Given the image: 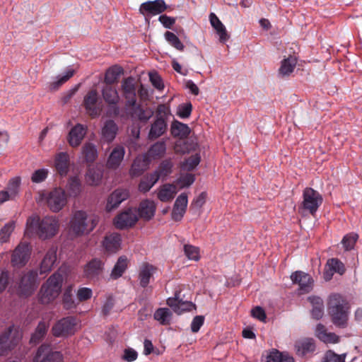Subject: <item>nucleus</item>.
<instances>
[{
  "label": "nucleus",
  "mask_w": 362,
  "mask_h": 362,
  "mask_svg": "<svg viewBox=\"0 0 362 362\" xmlns=\"http://www.w3.org/2000/svg\"><path fill=\"white\" fill-rule=\"evenodd\" d=\"M201 158L198 153L192 155L182 163L181 168L182 170L192 171L200 163Z\"/></svg>",
  "instance_id": "obj_47"
},
{
  "label": "nucleus",
  "mask_w": 362,
  "mask_h": 362,
  "mask_svg": "<svg viewBox=\"0 0 362 362\" xmlns=\"http://www.w3.org/2000/svg\"><path fill=\"white\" fill-rule=\"evenodd\" d=\"M291 279L295 284L299 286L300 293H309L313 286V279L310 274L302 272L296 271L291 275Z\"/></svg>",
  "instance_id": "obj_16"
},
{
  "label": "nucleus",
  "mask_w": 362,
  "mask_h": 362,
  "mask_svg": "<svg viewBox=\"0 0 362 362\" xmlns=\"http://www.w3.org/2000/svg\"><path fill=\"white\" fill-rule=\"evenodd\" d=\"M29 229H37L40 238L47 239L53 237L59 228L58 220L53 216L45 217L40 222L38 220L28 219L27 222Z\"/></svg>",
  "instance_id": "obj_4"
},
{
  "label": "nucleus",
  "mask_w": 362,
  "mask_h": 362,
  "mask_svg": "<svg viewBox=\"0 0 362 362\" xmlns=\"http://www.w3.org/2000/svg\"><path fill=\"white\" fill-rule=\"evenodd\" d=\"M76 320L74 317H66L58 320L52 328V333L56 337L72 335L76 332Z\"/></svg>",
  "instance_id": "obj_8"
},
{
  "label": "nucleus",
  "mask_w": 362,
  "mask_h": 362,
  "mask_svg": "<svg viewBox=\"0 0 362 362\" xmlns=\"http://www.w3.org/2000/svg\"><path fill=\"white\" fill-rule=\"evenodd\" d=\"M188 199L186 193L180 194L176 199L173 211L172 218L175 221H180L186 212Z\"/></svg>",
  "instance_id": "obj_20"
},
{
  "label": "nucleus",
  "mask_w": 362,
  "mask_h": 362,
  "mask_svg": "<svg viewBox=\"0 0 362 362\" xmlns=\"http://www.w3.org/2000/svg\"><path fill=\"white\" fill-rule=\"evenodd\" d=\"M172 167L173 165L170 161L164 160L160 164L158 169L152 173L158 175L159 180L160 177L168 175L171 173Z\"/></svg>",
  "instance_id": "obj_52"
},
{
  "label": "nucleus",
  "mask_w": 362,
  "mask_h": 362,
  "mask_svg": "<svg viewBox=\"0 0 362 362\" xmlns=\"http://www.w3.org/2000/svg\"><path fill=\"white\" fill-rule=\"evenodd\" d=\"M30 255V248L26 243H20L14 250L12 257L11 263L13 266H24L28 261Z\"/></svg>",
  "instance_id": "obj_17"
},
{
  "label": "nucleus",
  "mask_w": 362,
  "mask_h": 362,
  "mask_svg": "<svg viewBox=\"0 0 362 362\" xmlns=\"http://www.w3.org/2000/svg\"><path fill=\"white\" fill-rule=\"evenodd\" d=\"M117 130V125L113 120H107L102 128L103 139L107 142H111L115 138Z\"/></svg>",
  "instance_id": "obj_33"
},
{
  "label": "nucleus",
  "mask_w": 362,
  "mask_h": 362,
  "mask_svg": "<svg viewBox=\"0 0 362 362\" xmlns=\"http://www.w3.org/2000/svg\"><path fill=\"white\" fill-rule=\"evenodd\" d=\"M204 322V316L197 315L196 317H194L191 323L192 332L194 333L199 332L201 327L203 325Z\"/></svg>",
  "instance_id": "obj_64"
},
{
  "label": "nucleus",
  "mask_w": 362,
  "mask_h": 362,
  "mask_svg": "<svg viewBox=\"0 0 362 362\" xmlns=\"http://www.w3.org/2000/svg\"><path fill=\"white\" fill-rule=\"evenodd\" d=\"M158 176L156 174H147L144 176L139 185V189L142 192H148L151 187L158 182Z\"/></svg>",
  "instance_id": "obj_40"
},
{
  "label": "nucleus",
  "mask_w": 362,
  "mask_h": 362,
  "mask_svg": "<svg viewBox=\"0 0 362 362\" xmlns=\"http://www.w3.org/2000/svg\"><path fill=\"white\" fill-rule=\"evenodd\" d=\"M20 185L21 178L19 177H15L9 180L6 190L9 192L10 197L14 199L17 197Z\"/></svg>",
  "instance_id": "obj_48"
},
{
  "label": "nucleus",
  "mask_w": 362,
  "mask_h": 362,
  "mask_svg": "<svg viewBox=\"0 0 362 362\" xmlns=\"http://www.w3.org/2000/svg\"><path fill=\"white\" fill-rule=\"evenodd\" d=\"M172 313L166 308H160L156 310L153 317L154 319L163 325H168L170 323Z\"/></svg>",
  "instance_id": "obj_43"
},
{
  "label": "nucleus",
  "mask_w": 362,
  "mask_h": 362,
  "mask_svg": "<svg viewBox=\"0 0 362 362\" xmlns=\"http://www.w3.org/2000/svg\"><path fill=\"white\" fill-rule=\"evenodd\" d=\"M297 63L295 57L289 56L281 62V66L279 69V74L282 77L289 76L294 70Z\"/></svg>",
  "instance_id": "obj_38"
},
{
  "label": "nucleus",
  "mask_w": 362,
  "mask_h": 362,
  "mask_svg": "<svg viewBox=\"0 0 362 362\" xmlns=\"http://www.w3.org/2000/svg\"><path fill=\"white\" fill-rule=\"evenodd\" d=\"M147 160L143 156H138L133 161L129 174L132 177H138L147 169Z\"/></svg>",
  "instance_id": "obj_35"
},
{
  "label": "nucleus",
  "mask_w": 362,
  "mask_h": 362,
  "mask_svg": "<svg viewBox=\"0 0 362 362\" xmlns=\"http://www.w3.org/2000/svg\"><path fill=\"white\" fill-rule=\"evenodd\" d=\"M13 229L14 223L11 222L6 224L0 230V243L7 242Z\"/></svg>",
  "instance_id": "obj_58"
},
{
  "label": "nucleus",
  "mask_w": 362,
  "mask_h": 362,
  "mask_svg": "<svg viewBox=\"0 0 362 362\" xmlns=\"http://www.w3.org/2000/svg\"><path fill=\"white\" fill-rule=\"evenodd\" d=\"M120 91L124 99L125 108L134 107L137 101V87L134 78L129 76L124 78L121 83Z\"/></svg>",
  "instance_id": "obj_6"
},
{
  "label": "nucleus",
  "mask_w": 362,
  "mask_h": 362,
  "mask_svg": "<svg viewBox=\"0 0 362 362\" xmlns=\"http://www.w3.org/2000/svg\"><path fill=\"white\" fill-rule=\"evenodd\" d=\"M57 259L56 250L54 248L49 249L43 259L41 262L40 267V273L41 274L49 272Z\"/></svg>",
  "instance_id": "obj_32"
},
{
  "label": "nucleus",
  "mask_w": 362,
  "mask_h": 362,
  "mask_svg": "<svg viewBox=\"0 0 362 362\" xmlns=\"http://www.w3.org/2000/svg\"><path fill=\"white\" fill-rule=\"evenodd\" d=\"M48 326L44 321L39 322L35 332L32 334L30 338V343L37 344L45 336L47 332Z\"/></svg>",
  "instance_id": "obj_45"
},
{
  "label": "nucleus",
  "mask_w": 362,
  "mask_h": 362,
  "mask_svg": "<svg viewBox=\"0 0 362 362\" xmlns=\"http://www.w3.org/2000/svg\"><path fill=\"white\" fill-rule=\"evenodd\" d=\"M98 218L93 214H88L84 211H76L70 221V228L76 235H82L91 232L96 226Z\"/></svg>",
  "instance_id": "obj_2"
},
{
  "label": "nucleus",
  "mask_w": 362,
  "mask_h": 362,
  "mask_svg": "<svg viewBox=\"0 0 362 362\" xmlns=\"http://www.w3.org/2000/svg\"><path fill=\"white\" fill-rule=\"evenodd\" d=\"M54 166L57 172L64 176L67 174L69 168V156L66 152L57 153L54 158Z\"/></svg>",
  "instance_id": "obj_27"
},
{
  "label": "nucleus",
  "mask_w": 362,
  "mask_h": 362,
  "mask_svg": "<svg viewBox=\"0 0 362 362\" xmlns=\"http://www.w3.org/2000/svg\"><path fill=\"white\" fill-rule=\"evenodd\" d=\"M167 122L163 119H156L151 124L148 134L149 140H155L163 135L167 130Z\"/></svg>",
  "instance_id": "obj_26"
},
{
  "label": "nucleus",
  "mask_w": 362,
  "mask_h": 362,
  "mask_svg": "<svg viewBox=\"0 0 362 362\" xmlns=\"http://www.w3.org/2000/svg\"><path fill=\"white\" fill-rule=\"evenodd\" d=\"M47 176V170L45 169H40L33 173L31 177V180L33 182L39 183L44 181Z\"/></svg>",
  "instance_id": "obj_63"
},
{
  "label": "nucleus",
  "mask_w": 362,
  "mask_h": 362,
  "mask_svg": "<svg viewBox=\"0 0 362 362\" xmlns=\"http://www.w3.org/2000/svg\"><path fill=\"white\" fill-rule=\"evenodd\" d=\"M308 301L312 305L311 315L315 320H320L324 315V303L318 296H310Z\"/></svg>",
  "instance_id": "obj_29"
},
{
  "label": "nucleus",
  "mask_w": 362,
  "mask_h": 362,
  "mask_svg": "<svg viewBox=\"0 0 362 362\" xmlns=\"http://www.w3.org/2000/svg\"><path fill=\"white\" fill-rule=\"evenodd\" d=\"M326 268H330L334 273L342 275L345 272L344 264L337 258H332L327 260Z\"/></svg>",
  "instance_id": "obj_51"
},
{
  "label": "nucleus",
  "mask_w": 362,
  "mask_h": 362,
  "mask_svg": "<svg viewBox=\"0 0 362 362\" xmlns=\"http://www.w3.org/2000/svg\"><path fill=\"white\" fill-rule=\"evenodd\" d=\"M73 288L71 286H68L63 294L62 303L65 309L69 310L75 308V302L72 294Z\"/></svg>",
  "instance_id": "obj_49"
},
{
  "label": "nucleus",
  "mask_w": 362,
  "mask_h": 362,
  "mask_svg": "<svg viewBox=\"0 0 362 362\" xmlns=\"http://www.w3.org/2000/svg\"><path fill=\"white\" fill-rule=\"evenodd\" d=\"M83 105L87 113L93 118L98 117L102 112V105L98 103L96 90H90L84 97Z\"/></svg>",
  "instance_id": "obj_13"
},
{
  "label": "nucleus",
  "mask_w": 362,
  "mask_h": 362,
  "mask_svg": "<svg viewBox=\"0 0 362 362\" xmlns=\"http://www.w3.org/2000/svg\"><path fill=\"white\" fill-rule=\"evenodd\" d=\"M315 346L313 340L311 339H305L296 342L295 349L296 354L303 356L308 353L315 351Z\"/></svg>",
  "instance_id": "obj_37"
},
{
  "label": "nucleus",
  "mask_w": 362,
  "mask_h": 362,
  "mask_svg": "<svg viewBox=\"0 0 362 362\" xmlns=\"http://www.w3.org/2000/svg\"><path fill=\"white\" fill-rule=\"evenodd\" d=\"M156 267L148 262H143L139 270V284L142 288H146L149 284L153 274L157 272Z\"/></svg>",
  "instance_id": "obj_19"
},
{
  "label": "nucleus",
  "mask_w": 362,
  "mask_h": 362,
  "mask_svg": "<svg viewBox=\"0 0 362 362\" xmlns=\"http://www.w3.org/2000/svg\"><path fill=\"white\" fill-rule=\"evenodd\" d=\"M34 362H63L61 352L53 351L48 344H42L37 349Z\"/></svg>",
  "instance_id": "obj_11"
},
{
  "label": "nucleus",
  "mask_w": 362,
  "mask_h": 362,
  "mask_svg": "<svg viewBox=\"0 0 362 362\" xmlns=\"http://www.w3.org/2000/svg\"><path fill=\"white\" fill-rule=\"evenodd\" d=\"M168 10H172V8L170 6L165 4L164 0L148 1L141 4L139 7V13L146 19Z\"/></svg>",
  "instance_id": "obj_9"
},
{
  "label": "nucleus",
  "mask_w": 362,
  "mask_h": 362,
  "mask_svg": "<svg viewBox=\"0 0 362 362\" xmlns=\"http://www.w3.org/2000/svg\"><path fill=\"white\" fill-rule=\"evenodd\" d=\"M358 238V235L354 233H351L349 234L346 235L341 240V243L345 250H350L353 249Z\"/></svg>",
  "instance_id": "obj_56"
},
{
  "label": "nucleus",
  "mask_w": 362,
  "mask_h": 362,
  "mask_svg": "<svg viewBox=\"0 0 362 362\" xmlns=\"http://www.w3.org/2000/svg\"><path fill=\"white\" fill-rule=\"evenodd\" d=\"M82 154L88 163H92L98 156L97 149L94 144L86 143L82 147Z\"/></svg>",
  "instance_id": "obj_42"
},
{
  "label": "nucleus",
  "mask_w": 362,
  "mask_h": 362,
  "mask_svg": "<svg viewBox=\"0 0 362 362\" xmlns=\"http://www.w3.org/2000/svg\"><path fill=\"white\" fill-rule=\"evenodd\" d=\"M121 241L120 235L112 233L105 236L103 245L107 252H116L120 248Z\"/></svg>",
  "instance_id": "obj_31"
},
{
  "label": "nucleus",
  "mask_w": 362,
  "mask_h": 362,
  "mask_svg": "<svg viewBox=\"0 0 362 362\" xmlns=\"http://www.w3.org/2000/svg\"><path fill=\"white\" fill-rule=\"evenodd\" d=\"M349 309L347 301L341 295L334 293L329 296L327 310L337 327L344 328L347 326Z\"/></svg>",
  "instance_id": "obj_1"
},
{
  "label": "nucleus",
  "mask_w": 362,
  "mask_h": 362,
  "mask_svg": "<svg viewBox=\"0 0 362 362\" xmlns=\"http://www.w3.org/2000/svg\"><path fill=\"white\" fill-rule=\"evenodd\" d=\"M195 180L194 175L190 173L182 175L178 179V182L181 187H187L190 186Z\"/></svg>",
  "instance_id": "obj_62"
},
{
  "label": "nucleus",
  "mask_w": 362,
  "mask_h": 362,
  "mask_svg": "<svg viewBox=\"0 0 362 362\" xmlns=\"http://www.w3.org/2000/svg\"><path fill=\"white\" fill-rule=\"evenodd\" d=\"M322 202L323 197L317 191L311 187H306L303 192V202L299 206V210L315 216Z\"/></svg>",
  "instance_id": "obj_5"
},
{
  "label": "nucleus",
  "mask_w": 362,
  "mask_h": 362,
  "mask_svg": "<svg viewBox=\"0 0 362 362\" xmlns=\"http://www.w3.org/2000/svg\"><path fill=\"white\" fill-rule=\"evenodd\" d=\"M66 194L64 189L55 188L51 191L47 198V203L51 211L58 212L66 204Z\"/></svg>",
  "instance_id": "obj_12"
},
{
  "label": "nucleus",
  "mask_w": 362,
  "mask_h": 362,
  "mask_svg": "<svg viewBox=\"0 0 362 362\" xmlns=\"http://www.w3.org/2000/svg\"><path fill=\"white\" fill-rule=\"evenodd\" d=\"M125 154L124 148L122 146H115L110 153L107 160V167L110 169H116L121 164Z\"/></svg>",
  "instance_id": "obj_23"
},
{
  "label": "nucleus",
  "mask_w": 362,
  "mask_h": 362,
  "mask_svg": "<svg viewBox=\"0 0 362 362\" xmlns=\"http://www.w3.org/2000/svg\"><path fill=\"white\" fill-rule=\"evenodd\" d=\"M67 189L72 196H77L81 192V182L77 177H71L67 183Z\"/></svg>",
  "instance_id": "obj_53"
},
{
  "label": "nucleus",
  "mask_w": 362,
  "mask_h": 362,
  "mask_svg": "<svg viewBox=\"0 0 362 362\" xmlns=\"http://www.w3.org/2000/svg\"><path fill=\"white\" fill-rule=\"evenodd\" d=\"M209 21L211 26L216 30V33L219 36V40L222 43H225L230 37L224 25L214 13L209 15Z\"/></svg>",
  "instance_id": "obj_28"
},
{
  "label": "nucleus",
  "mask_w": 362,
  "mask_h": 362,
  "mask_svg": "<svg viewBox=\"0 0 362 362\" xmlns=\"http://www.w3.org/2000/svg\"><path fill=\"white\" fill-rule=\"evenodd\" d=\"M267 362H294V359L288 354L272 349L267 356Z\"/></svg>",
  "instance_id": "obj_44"
},
{
  "label": "nucleus",
  "mask_w": 362,
  "mask_h": 362,
  "mask_svg": "<svg viewBox=\"0 0 362 362\" xmlns=\"http://www.w3.org/2000/svg\"><path fill=\"white\" fill-rule=\"evenodd\" d=\"M130 110L133 118L137 119L141 122H146L153 115V111L150 107H144L141 105H136L134 107L128 109Z\"/></svg>",
  "instance_id": "obj_25"
},
{
  "label": "nucleus",
  "mask_w": 362,
  "mask_h": 362,
  "mask_svg": "<svg viewBox=\"0 0 362 362\" xmlns=\"http://www.w3.org/2000/svg\"><path fill=\"white\" fill-rule=\"evenodd\" d=\"M138 221L136 209H127L119 214L114 219L117 228L124 229L135 225Z\"/></svg>",
  "instance_id": "obj_14"
},
{
  "label": "nucleus",
  "mask_w": 362,
  "mask_h": 362,
  "mask_svg": "<svg viewBox=\"0 0 362 362\" xmlns=\"http://www.w3.org/2000/svg\"><path fill=\"white\" fill-rule=\"evenodd\" d=\"M124 69L119 65H114L110 67L105 72L104 83L105 85L112 86L117 83L119 76L123 74Z\"/></svg>",
  "instance_id": "obj_30"
},
{
  "label": "nucleus",
  "mask_w": 362,
  "mask_h": 362,
  "mask_svg": "<svg viewBox=\"0 0 362 362\" xmlns=\"http://www.w3.org/2000/svg\"><path fill=\"white\" fill-rule=\"evenodd\" d=\"M37 273L36 271L30 270L24 273L21 279L19 290L22 295L30 296L34 291L36 286Z\"/></svg>",
  "instance_id": "obj_15"
},
{
  "label": "nucleus",
  "mask_w": 362,
  "mask_h": 362,
  "mask_svg": "<svg viewBox=\"0 0 362 362\" xmlns=\"http://www.w3.org/2000/svg\"><path fill=\"white\" fill-rule=\"evenodd\" d=\"M86 134V128L81 124H77L70 130L67 140L69 145L74 148L78 146Z\"/></svg>",
  "instance_id": "obj_22"
},
{
  "label": "nucleus",
  "mask_w": 362,
  "mask_h": 362,
  "mask_svg": "<svg viewBox=\"0 0 362 362\" xmlns=\"http://www.w3.org/2000/svg\"><path fill=\"white\" fill-rule=\"evenodd\" d=\"M74 74V69H69L66 74L60 77L57 81H54L49 84V89L51 90H57L61 86L66 83Z\"/></svg>",
  "instance_id": "obj_55"
},
{
  "label": "nucleus",
  "mask_w": 362,
  "mask_h": 362,
  "mask_svg": "<svg viewBox=\"0 0 362 362\" xmlns=\"http://www.w3.org/2000/svg\"><path fill=\"white\" fill-rule=\"evenodd\" d=\"M21 334L18 331L10 326L0 337V356L6 355L20 341Z\"/></svg>",
  "instance_id": "obj_7"
},
{
  "label": "nucleus",
  "mask_w": 362,
  "mask_h": 362,
  "mask_svg": "<svg viewBox=\"0 0 362 362\" xmlns=\"http://www.w3.org/2000/svg\"><path fill=\"white\" fill-rule=\"evenodd\" d=\"M170 115V112L169 107L164 104H160L156 109V119H163L167 122Z\"/></svg>",
  "instance_id": "obj_60"
},
{
  "label": "nucleus",
  "mask_w": 362,
  "mask_h": 362,
  "mask_svg": "<svg viewBox=\"0 0 362 362\" xmlns=\"http://www.w3.org/2000/svg\"><path fill=\"white\" fill-rule=\"evenodd\" d=\"M165 38L168 42L175 47L176 49L183 51L185 46L178 38V37L173 33L167 31L165 33Z\"/></svg>",
  "instance_id": "obj_50"
},
{
  "label": "nucleus",
  "mask_w": 362,
  "mask_h": 362,
  "mask_svg": "<svg viewBox=\"0 0 362 362\" xmlns=\"http://www.w3.org/2000/svg\"><path fill=\"white\" fill-rule=\"evenodd\" d=\"M105 263L99 258H93L83 267V276L89 281H98L103 277Z\"/></svg>",
  "instance_id": "obj_10"
},
{
  "label": "nucleus",
  "mask_w": 362,
  "mask_h": 362,
  "mask_svg": "<svg viewBox=\"0 0 362 362\" xmlns=\"http://www.w3.org/2000/svg\"><path fill=\"white\" fill-rule=\"evenodd\" d=\"M177 193L176 187L174 185H163L158 193V199L163 202L171 201Z\"/></svg>",
  "instance_id": "obj_39"
},
{
  "label": "nucleus",
  "mask_w": 362,
  "mask_h": 362,
  "mask_svg": "<svg viewBox=\"0 0 362 362\" xmlns=\"http://www.w3.org/2000/svg\"><path fill=\"white\" fill-rule=\"evenodd\" d=\"M92 290L86 287L80 288L76 293L77 298L80 302L90 299L92 297Z\"/></svg>",
  "instance_id": "obj_61"
},
{
  "label": "nucleus",
  "mask_w": 362,
  "mask_h": 362,
  "mask_svg": "<svg viewBox=\"0 0 362 362\" xmlns=\"http://www.w3.org/2000/svg\"><path fill=\"white\" fill-rule=\"evenodd\" d=\"M128 197V192L125 189H115L107 199L105 209L111 211L119 206V205Z\"/></svg>",
  "instance_id": "obj_21"
},
{
  "label": "nucleus",
  "mask_w": 362,
  "mask_h": 362,
  "mask_svg": "<svg viewBox=\"0 0 362 362\" xmlns=\"http://www.w3.org/2000/svg\"><path fill=\"white\" fill-rule=\"evenodd\" d=\"M190 132L191 130L187 124L177 120L173 122L171 124V134L174 137L185 139L189 135Z\"/></svg>",
  "instance_id": "obj_36"
},
{
  "label": "nucleus",
  "mask_w": 362,
  "mask_h": 362,
  "mask_svg": "<svg viewBox=\"0 0 362 362\" xmlns=\"http://www.w3.org/2000/svg\"><path fill=\"white\" fill-rule=\"evenodd\" d=\"M64 277L59 272L51 275L42 286L39 293V301L42 304H49L60 293Z\"/></svg>",
  "instance_id": "obj_3"
},
{
  "label": "nucleus",
  "mask_w": 362,
  "mask_h": 362,
  "mask_svg": "<svg viewBox=\"0 0 362 362\" xmlns=\"http://www.w3.org/2000/svg\"><path fill=\"white\" fill-rule=\"evenodd\" d=\"M156 206L153 201L145 199L141 202L138 208V214L141 218L149 221L155 215Z\"/></svg>",
  "instance_id": "obj_24"
},
{
  "label": "nucleus",
  "mask_w": 362,
  "mask_h": 362,
  "mask_svg": "<svg viewBox=\"0 0 362 362\" xmlns=\"http://www.w3.org/2000/svg\"><path fill=\"white\" fill-rule=\"evenodd\" d=\"M184 252L189 259L197 261L200 258L198 247L186 244L184 245Z\"/></svg>",
  "instance_id": "obj_54"
},
{
  "label": "nucleus",
  "mask_w": 362,
  "mask_h": 362,
  "mask_svg": "<svg viewBox=\"0 0 362 362\" xmlns=\"http://www.w3.org/2000/svg\"><path fill=\"white\" fill-rule=\"evenodd\" d=\"M165 142L163 141H159L151 146L148 150V155L153 158H160L165 154Z\"/></svg>",
  "instance_id": "obj_46"
},
{
  "label": "nucleus",
  "mask_w": 362,
  "mask_h": 362,
  "mask_svg": "<svg viewBox=\"0 0 362 362\" xmlns=\"http://www.w3.org/2000/svg\"><path fill=\"white\" fill-rule=\"evenodd\" d=\"M127 258L125 256L119 257L112 270L110 274L111 278L113 279H117L122 276L127 268Z\"/></svg>",
  "instance_id": "obj_41"
},
{
  "label": "nucleus",
  "mask_w": 362,
  "mask_h": 362,
  "mask_svg": "<svg viewBox=\"0 0 362 362\" xmlns=\"http://www.w3.org/2000/svg\"><path fill=\"white\" fill-rule=\"evenodd\" d=\"M192 110L191 103H187L179 105L177 109V115L180 118H187L190 116Z\"/></svg>",
  "instance_id": "obj_59"
},
{
  "label": "nucleus",
  "mask_w": 362,
  "mask_h": 362,
  "mask_svg": "<svg viewBox=\"0 0 362 362\" xmlns=\"http://www.w3.org/2000/svg\"><path fill=\"white\" fill-rule=\"evenodd\" d=\"M346 354H337L332 350L325 353L322 362H345Z\"/></svg>",
  "instance_id": "obj_57"
},
{
  "label": "nucleus",
  "mask_w": 362,
  "mask_h": 362,
  "mask_svg": "<svg viewBox=\"0 0 362 362\" xmlns=\"http://www.w3.org/2000/svg\"><path fill=\"white\" fill-rule=\"evenodd\" d=\"M166 303L177 315H182L196 308L195 305L192 302L180 299L179 293H176L174 298H168Z\"/></svg>",
  "instance_id": "obj_18"
},
{
  "label": "nucleus",
  "mask_w": 362,
  "mask_h": 362,
  "mask_svg": "<svg viewBox=\"0 0 362 362\" xmlns=\"http://www.w3.org/2000/svg\"><path fill=\"white\" fill-rule=\"evenodd\" d=\"M102 96L107 104L119 103V96L117 89L110 85H105L102 88Z\"/></svg>",
  "instance_id": "obj_34"
}]
</instances>
